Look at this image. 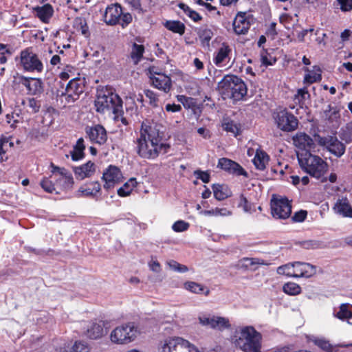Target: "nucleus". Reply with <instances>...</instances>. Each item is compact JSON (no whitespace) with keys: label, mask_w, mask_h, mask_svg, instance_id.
I'll use <instances>...</instances> for the list:
<instances>
[{"label":"nucleus","mask_w":352,"mask_h":352,"mask_svg":"<svg viewBox=\"0 0 352 352\" xmlns=\"http://www.w3.org/2000/svg\"><path fill=\"white\" fill-rule=\"evenodd\" d=\"M162 126L159 124L145 121L142 123L139 137L136 140L138 154L142 158L153 160L160 153H166L169 146L163 142Z\"/></svg>","instance_id":"f257e3e1"},{"label":"nucleus","mask_w":352,"mask_h":352,"mask_svg":"<svg viewBox=\"0 0 352 352\" xmlns=\"http://www.w3.org/2000/svg\"><path fill=\"white\" fill-rule=\"evenodd\" d=\"M261 339V334L250 325L237 327L231 336L234 346L244 352H259Z\"/></svg>","instance_id":"f03ea898"},{"label":"nucleus","mask_w":352,"mask_h":352,"mask_svg":"<svg viewBox=\"0 0 352 352\" xmlns=\"http://www.w3.org/2000/svg\"><path fill=\"white\" fill-rule=\"evenodd\" d=\"M297 157L300 166L304 171L316 179L327 182L324 176L328 171L329 165L325 160L309 151L298 152Z\"/></svg>","instance_id":"7ed1b4c3"},{"label":"nucleus","mask_w":352,"mask_h":352,"mask_svg":"<svg viewBox=\"0 0 352 352\" xmlns=\"http://www.w3.org/2000/svg\"><path fill=\"white\" fill-rule=\"evenodd\" d=\"M217 88L225 97L240 100L247 94L245 82L234 75H227L218 82Z\"/></svg>","instance_id":"20e7f679"},{"label":"nucleus","mask_w":352,"mask_h":352,"mask_svg":"<svg viewBox=\"0 0 352 352\" xmlns=\"http://www.w3.org/2000/svg\"><path fill=\"white\" fill-rule=\"evenodd\" d=\"M95 107L98 112L116 114L122 111V102L118 94L105 89L98 91Z\"/></svg>","instance_id":"39448f33"},{"label":"nucleus","mask_w":352,"mask_h":352,"mask_svg":"<svg viewBox=\"0 0 352 352\" xmlns=\"http://www.w3.org/2000/svg\"><path fill=\"white\" fill-rule=\"evenodd\" d=\"M157 352H198V348L179 336H170L160 340L157 346Z\"/></svg>","instance_id":"423d86ee"},{"label":"nucleus","mask_w":352,"mask_h":352,"mask_svg":"<svg viewBox=\"0 0 352 352\" xmlns=\"http://www.w3.org/2000/svg\"><path fill=\"white\" fill-rule=\"evenodd\" d=\"M139 331L132 322L122 324L113 329L109 335L110 340L116 344L124 345L134 341Z\"/></svg>","instance_id":"0eeeda50"},{"label":"nucleus","mask_w":352,"mask_h":352,"mask_svg":"<svg viewBox=\"0 0 352 352\" xmlns=\"http://www.w3.org/2000/svg\"><path fill=\"white\" fill-rule=\"evenodd\" d=\"M271 210L274 218L285 219L291 215L292 206L287 198L273 195L271 200Z\"/></svg>","instance_id":"6e6552de"},{"label":"nucleus","mask_w":352,"mask_h":352,"mask_svg":"<svg viewBox=\"0 0 352 352\" xmlns=\"http://www.w3.org/2000/svg\"><path fill=\"white\" fill-rule=\"evenodd\" d=\"M20 65L23 69L30 72H41L43 65L37 55L30 49H25L21 52Z\"/></svg>","instance_id":"1a4fd4ad"},{"label":"nucleus","mask_w":352,"mask_h":352,"mask_svg":"<svg viewBox=\"0 0 352 352\" xmlns=\"http://www.w3.org/2000/svg\"><path fill=\"white\" fill-rule=\"evenodd\" d=\"M52 174L56 181V186L63 190H69L73 188L74 179L72 173L65 168L52 164Z\"/></svg>","instance_id":"9d476101"},{"label":"nucleus","mask_w":352,"mask_h":352,"mask_svg":"<svg viewBox=\"0 0 352 352\" xmlns=\"http://www.w3.org/2000/svg\"><path fill=\"white\" fill-rule=\"evenodd\" d=\"M149 78L152 85L156 89L168 93L172 87L170 78L166 74L162 73L154 67L148 69Z\"/></svg>","instance_id":"9b49d317"},{"label":"nucleus","mask_w":352,"mask_h":352,"mask_svg":"<svg viewBox=\"0 0 352 352\" xmlns=\"http://www.w3.org/2000/svg\"><path fill=\"white\" fill-rule=\"evenodd\" d=\"M274 118L278 128L282 131H292L298 126V119L287 110L277 112L274 114Z\"/></svg>","instance_id":"f8f14e48"},{"label":"nucleus","mask_w":352,"mask_h":352,"mask_svg":"<svg viewBox=\"0 0 352 352\" xmlns=\"http://www.w3.org/2000/svg\"><path fill=\"white\" fill-rule=\"evenodd\" d=\"M83 89L82 80L79 78H73L69 82L65 91L60 94V99L62 101L65 100L67 103L74 102L83 92Z\"/></svg>","instance_id":"ddd939ff"},{"label":"nucleus","mask_w":352,"mask_h":352,"mask_svg":"<svg viewBox=\"0 0 352 352\" xmlns=\"http://www.w3.org/2000/svg\"><path fill=\"white\" fill-rule=\"evenodd\" d=\"M317 141L320 145L324 146L331 153L338 157H340L345 152V145L339 141L336 137L318 136Z\"/></svg>","instance_id":"4468645a"},{"label":"nucleus","mask_w":352,"mask_h":352,"mask_svg":"<svg viewBox=\"0 0 352 352\" xmlns=\"http://www.w3.org/2000/svg\"><path fill=\"white\" fill-rule=\"evenodd\" d=\"M122 173L120 168L113 165H109L102 173V179L104 182V188L109 190L122 182Z\"/></svg>","instance_id":"2eb2a0df"},{"label":"nucleus","mask_w":352,"mask_h":352,"mask_svg":"<svg viewBox=\"0 0 352 352\" xmlns=\"http://www.w3.org/2000/svg\"><path fill=\"white\" fill-rule=\"evenodd\" d=\"M251 20L250 16L245 12H239L232 23L235 34L238 35L247 34L250 28Z\"/></svg>","instance_id":"dca6fc26"},{"label":"nucleus","mask_w":352,"mask_h":352,"mask_svg":"<svg viewBox=\"0 0 352 352\" xmlns=\"http://www.w3.org/2000/svg\"><path fill=\"white\" fill-rule=\"evenodd\" d=\"M82 333L89 339L96 340L102 338L106 332L102 322H84Z\"/></svg>","instance_id":"f3484780"},{"label":"nucleus","mask_w":352,"mask_h":352,"mask_svg":"<svg viewBox=\"0 0 352 352\" xmlns=\"http://www.w3.org/2000/svg\"><path fill=\"white\" fill-rule=\"evenodd\" d=\"M309 340L327 352H338L340 347L352 349V343L332 345L325 338L314 336H309Z\"/></svg>","instance_id":"a211bd4d"},{"label":"nucleus","mask_w":352,"mask_h":352,"mask_svg":"<svg viewBox=\"0 0 352 352\" xmlns=\"http://www.w3.org/2000/svg\"><path fill=\"white\" fill-rule=\"evenodd\" d=\"M86 133L89 140L96 144H103L107 140V135L105 129L97 124L86 129Z\"/></svg>","instance_id":"6ab92c4d"},{"label":"nucleus","mask_w":352,"mask_h":352,"mask_svg":"<svg viewBox=\"0 0 352 352\" xmlns=\"http://www.w3.org/2000/svg\"><path fill=\"white\" fill-rule=\"evenodd\" d=\"M122 14V10L121 6L117 3L111 4L106 8L103 16L104 22L107 25H114L119 22Z\"/></svg>","instance_id":"aec40b11"},{"label":"nucleus","mask_w":352,"mask_h":352,"mask_svg":"<svg viewBox=\"0 0 352 352\" xmlns=\"http://www.w3.org/2000/svg\"><path fill=\"white\" fill-rule=\"evenodd\" d=\"M296 147L302 150V152L309 151L314 149V142L310 136L304 133H298L293 138Z\"/></svg>","instance_id":"412c9836"},{"label":"nucleus","mask_w":352,"mask_h":352,"mask_svg":"<svg viewBox=\"0 0 352 352\" xmlns=\"http://www.w3.org/2000/svg\"><path fill=\"white\" fill-rule=\"evenodd\" d=\"M294 269L295 278H309L316 273V267L307 263L294 262Z\"/></svg>","instance_id":"4be33fe9"},{"label":"nucleus","mask_w":352,"mask_h":352,"mask_svg":"<svg viewBox=\"0 0 352 352\" xmlns=\"http://www.w3.org/2000/svg\"><path fill=\"white\" fill-rule=\"evenodd\" d=\"M230 52L231 49L230 47L228 45L223 43L214 55V63L218 67L227 65L230 60Z\"/></svg>","instance_id":"5701e85b"},{"label":"nucleus","mask_w":352,"mask_h":352,"mask_svg":"<svg viewBox=\"0 0 352 352\" xmlns=\"http://www.w3.org/2000/svg\"><path fill=\"white\" fill-rule=\"evenodd\" d=\"M218 167L229 172L230 173L237 175H245L246 173L243 168L236 162L228 158H221L219 160Z\"/></svg>","instance_id":"b1692460"},{"label":"nucleus","mask_w":352,"mask_h":352,"mask_svg":"<svg viewBox=\"0 0 352 352\" xmlns=\"http://www.w3.org/2000/svg\"><path fill=\"white\" fill-rule=\"evenodd\" d=\"M96 170V166L94 163L91 161H89L85 164H82L80 166H76L74 168V172L77 179H84L86 177H89Z\"/></svg>","instance_id":"393cba45"},{"label":"nucleus","mask_w":352,"mask_h":352,"mask_svg":"<svg viewBox=\"0 0 352 352\" xmlns=\"http://www.w3.org/2000/svg\"><path fill=\"white\" fill-rule=\"evenodd\" d=\"M36 16L45 23H47L54 14V8L50 3L33 8Z\"/></svg>","instance_id":"a878e982"},{"label":"nucleus","mask_w":352,"mask_h":352,"mask_svg":"<svg viewBox=\"0 0 352 352\" xmlns=\"http://www.w3.org/2000/svg\"><path fill=\"white\" fill-rule=\"evenodd\" d=\"M333 210L336 214L343 217L352 218V207L346 198L339 199L335 204Z\"/></svg>","instance_id":"bb28decb"},{"label":"nucleus","mask_w":352,"mask_h":352,"mask_svg":"<svg viewBox=\"0 0 352 352\" xmlns=\"http://www.w3.org/2000/svg\"><path fill=\"white\" fill-rule=\"evenodd\" d=\"M268 263L258 258H243L239 261L238 266L241 268L256 270L259 265H267Z\"/></svg>","instance_id":"cd10ccee"},{"label":"nucleus","mask_w":352,"mask_h":352,"mask_svg":"<svg viewBox=\"0 0 352 352\" xmlns=\"http://www.w3.org/2000/svg\"><path fill=\"white\" fill-rule=\"evenodd\" d=\"M270 161L269 155L263 150L257 149L252 160L253 164L255 167L260 170L265 169L266 166L268 164Z\"/></svg>","instance_id":"c85d7f7f"},{"label":"nucleus","mask_w":352,"mask_h":352,"mask_svg":"<svg viewBox=\"0 0 352 352\" xmlns=\"http://www.w3.org/2000/svg\"><path fill=\"white\" fill-rule=\"evenodd\" d=\"M100 184L98 182H92L81 186L78 190L79 196L94 197L99 193Z\"/></svg>","instance_id":"c756f323"},{"label":"nucleus","mask_w":352,"mask_h":352,"mask_svg":"<svg viewBox=\"0 0 352 352\" xmlns=\"http://www.w3.org/2000/svg\"><path fill=\"white\" fill-rule=\"evenodd\" d=\"M334 317L340 320H349L352 318V305L349 303L341 304L337 311L333 313Z\"/></svg>","instance_id":"7c9ffc66"},{"label":"nucleus","mask_w":352,"mask_h":352,"mask_svg":"<svg viewBox=\"0 0 352 352\" xmlns=\"http://www.w3.org/2000/svg\"><path fill=\"white\" fill-rule=\"evenodd\" d=\"M212 190L214 197L219 201L224 200L232 196V191L226 185L214 184Z\"/></svg>","instance_id":"2f4dec72"},{"label":"nucleus","mask_w":352,"mask_h":352,"mask_svg":"<svg viewBox=\"0 0 352 352\" xmlns=\"http://www.w3.org/2000/svg\"><path fill=\"white\" fill-rule=\"evenodd\" d=\"M23 84L30 94L35 95L43 89L42 82L38 78H25Z\"/></svg>","instance_id":"473e14b6"},{"label":"nucleus","mask_w":352,"mask_h":352,"mask_svg":"<svg viewBox=\"0 0 352 352\" xmlns=\"http://www.w3.org/2000/svg\"><path fill=\"white\" fill-rule=\"evenodd\" d=\"M85 146L84 144L83 138H79L77 140L76 145L74 146L73 150L70 151L72 160L74 162L82 160L85 156Z\"/></svg>","instance_id":"72a5a7b5"},{"label":"nucleus","mask_w":352,"mask_h":352,"mask_svg":"<svg viewBox=\"0 0 352 352\" xmlns=\"http://www.w3.org/2000/svg\"><path fill=\"white\" fill-rule=\"evenodd\" d=\"M323 118L330 123L337 122L340 118V111L338 107L329 104L323 111Z\"/></svg>","instance_id":"f704fd0d"},{"label":"nucleus","mask_w":352,"mask_h":352,"mask_svg":"<svg viewBox=\"0 0 352 352\" xmlns=\"http://www.w3.org/2000/svg\"><path fill=\"white\" fill-rule=\"evenodd\" d=\"M305 71L307 72L304 78L305 83L312 84L321 80L320 69L318 67H314L313 70L306 68Z\"/></svg>","instance_id":"c9c22d12"},{"label":"nucleus","mask_w":352,"mask_h":352,"mask_svg":"<svg viewBox=\"0 0 352 352\" xmlns=\"http://www.w3.org/2000/svg\"><path fill=\"white\" fill-rule=\"evenodd\" d=\"M137 184L138 182L135 178L129 179L122 186L118 189V195L120 197L129 196Z\"/></svg>","instance_id":"e433bc0d"},{"label":"nucleus","mask_w":352,"mask_h":352,"mask_svg":"<svg viewBox=\"0 0 352 352\" xmlns=\"http://www.w3.org/2000/svg\"><path fill=\"white\" fill-rule=\"evenodd\" d=\"M184 287L186 290L194 293V294H201L204 293L205 295H208L209 290L205 288L203 285L193 282V281H187L184 284Z\"/></svg>","instance_id":"4c0bfd02"},{"label":"nucleus","mask_w":352,"mask_h":352,"mask_svg":"<svg viewBox=\"0 0 352 352\" xmlns=\"http://www.w3.org/2000/svg\"><path fill=\"white\" fill-rule=\"evenodd\" d=\"M199 214L204 216L227 217L231 215L232 212L226 208H216L211 210H201Z\"/></svg>","instance_id":"58836bf2"},{"label":"nucleus","mask_w":352,"mask_h":352,"mask_svg":"<svg viewBox=\"0 0 352 352\" xmlns=\"http://www.w3.org/2000/svg\"><path fill=\"white\" fill-rule=\"evenodd\" d=\"M199 36L204 46H208L213 36L212 31L206 26L201 27L199 30Z\"/></svg>","instance_id":"ea45409f"},{"label":"nucleus","mask_w":352,"mask_h":352,"mask_svg":"<svg viewBox=\"0 0 352 352\" xmlns=\"http://www.w3.org/2000/svg\"><path fill=\"white\" fill-rule=\"evenodd\" d=\"M230 327L229 319L225 317L215 316L212 329L222 331Z\"/></svg>","instance_id":"a19ab883"},{"label":"nucleus","mask_w":352,"mask_h":352,"mask_svg":"<svg viewBox=\"0 0 352 352\" xmlns=\"http://www.w3.org/2000/svg\"><path fill=\"white\" fill-rule=\"evenodd\" d=\"M164 26L170 31L183 34L185 30L184 25L178 21H168L164 23Z\"/></svg>","instance_id":"79ce46f5"},{"label":"nucleus","mask_w":352,"mask_h":352,"mask_svg":"<svg viewBox=\"0 0 352 352\" xmlns=\"http://www.w3.org/2000/svg\"><path fill=\"white\" fill-rule=\"evenodd\" d=\"M309 98V94L306 88L299 89L294 95V100L295 103L303 105L306 100Z\"/></svg>","instance_id":"37998d69"},{"label":"nucleus","mask_w":352,"mask_h":352,"mask_svg":"<svg viewBox=\"0 0 352 352\" xmlns=\"http://www.w3.org/2000/svg\"><path fill=\"white\" fill-rule=\"evenodd\" d=\"M144 52V47L142 45H138L134 43L132 47L131 56L133 60L134 63L137 64L142 57L143 53Z\"/></svg>","instance_id":"c03bdc74"},{"label":"nucleus","mask_w":352,"mask_h":352,"mask_svg":"<svg viewBox=\"0 0 352 352\" xmlns=\"http://www.w3.org/2000/svg\"><path fill=\"white\" fill-rule=\"evenodd\" d=\"M283 289L285 294L293 296L299 294L301 292L300 287L292 282L285 283L283 287Z\"/></svg>","instance_id":"a18cd8bd"},{"label":"nucleus","mask_w":352,"mask_h":352,"mask_svg":"<svg viewBox=\"0 0 352 352\" xmlns=\"http://www.w3.org/2000/svg\"><path fill=\"white\" fill-rule=\"evenodd\" d=\"M72 352H90L91 347L89 344L81 340L74 342L72 346Z\"/></svg>","instance_id":"49530a36"},{"label":"nucleus","mask_w":352,"mask_h":352,"mask_svg":"<svg viewBox=\"0 0 352 352\" xmlns=\"http://www.w3.org/2000/svg\"><path fill=\"white\" fill-rule=\"evenodd\" d=\"M277 273L280 275H285L294 277V263L281 265L277 268Z\"/></svg>","instance_id":"de8ad7c7"},{"label":"nucleus","mask_w":352,"mask_h":352,"mask_svg":"<svg viewBox=\"0 0 352 352\" xmlns=\"http://www.w3.org/2000/svg\"><path fill=\"white\" fill-rule=\"evenodd\" d=\"M297 16V14H294V17L287 13L282 14L279 18L280 23L283 24L286 28H289V25H294L298 22V20L295 19Z\"/></svg>","instance_id":"09e8293b"},{"label":"nucleus","mask_w":352,"mask_h":352,"mask_svg":"<svg viewBox=\"0 0 352 352\" xmlns=\"http://www.w3.org/2000/svg\"><path fill=\"white\" fill-rule=\"evenodd\" d=\"M166 265L173 271L184 273L188 271V267L184 265H182L174 260H169L166 262Z\"/></svg>","instance_id":"8fccbe9b"},{"label":"nucleus","mask_w":352,"mask_h":352,"mask_svg":"<svg viewBox=\"0 0 352 352\" xmlns=\"http://www.w3.org/2000/svg\"><path fill=\"white\" fill-rule=\"evenodd\" d=\"M222 126L225 131L231 133L234 136H236L239 132V126L233 121L225 122Z\"/></svg>","instance_id":"3c124183"},{"label":"nucleus","mask_w":352,"mask_h":352,"mask_svg":"<svg viewBox=\"0 0 352 352\" xmlns=\"http://www.w3.org/2000/svg\"><path fill=\"white\" fill-rule=\"evenodd\" d=\"M180 8L184 11L186 15H188L194 21L197 22L201 19V16L199 15V14L192 10L188 6L185 4H181Z\"/></svg>","instance_id":"603ef678"},{"label":"nucleus","mask_w":352,"mask_h":352,"mask_svg":"<svg viewBox=\"0 0 352 352\" xmlns=\"http://www.w3.org/2000/svg\"><path fill=\"white\" fill-rule=\"evenodd\" d=\"M12 52L6 45L0 43V63L5 64L7 62L8 57L10 56Z\"/></svg>","instance_id":"864d4df0"},{"label":"nucleus","mask_w":352,"mask_h":352,"mask_svg":"<svg viewBox=\"0 0 352 352\" xmlns=\"http://www.w3.org/2000/svg\"><path fill=\"white\" fill-rule=\"evenodd\" d=\"M42 188L47 192L52 193L56 191V184H53L49 178H43L41 182Z\"/></svg>","instance_id":"5fc2aeb1"},{"label":"nucleus","mask_w":352,"mask_h":352,"mask_svg":"<svg viewBox=\"0 0 352 352\" xmlns=\"http://www.w3.org/2000/svg\"><path fill=\"white\" fill-rule=\"evenodd\" d=\"M214 316H211L210 314H201L199 315L198 319L199 323L203 326L208 327L212 328L213 324Z\"/></svg>","instance_id":"6e6d98bb"},{"label":"nucleus","mask_w":352,"mask_h":352,"mask_svg":"<svg viewBox=\"0 0 352 352\" xmlns=\"http://www.w3.org/2000/svg\"><path fill=\"white\" fill-rule=\"evenodd\" d=\"M190 227V224L182 220L175 222L172 226V229L176 232H181L187 230Z\"/></svg>","instance_id":"4d7b16f0"},{"label":"nucleus","mask_w":352,"mask_h":352,"mask_svg":"<svg viewBox=\"0 0 352 352\" xmlns=\"http://www.w3.org/2000/svg\"><path fill=\"white\" fill-rule=\"evenodd\" d=\"M239 207L242 208L244 212H252V204L248 201V199L241 194L239 197Z\"/></svg>","instance_id":"13d9d810"},{"label":"nucleus","mask_w":352,"mask_h":352,"mask_svg":"<svg viewBox=\"0 0 352 352\" xmlns=\"http://www.w3.org/2000/svg\"><path fill=\"white\" fill-rule=\"evenodd\" d=\"M14 146V144L12 142L10 141V138H2L0 139V155L3 153H5L7 150L8 147H12Z\"/></svg>","instance_id":"bf43d9fd"},{"label":"nucleus","mask_w":352,"mask_h":352,"mask_svg":"<svg viewBox=\"0 0 352 352\" xmlns=\"http://www.w3.org/2000/svg\"><path fill=\"white\" fill-rule=\"evenodd\" d=\"M52 352H72L71 344L68 342H61L55 346Z\"/></svg>","instance_id":"052dcab7"},{"label":"nucleus","mask_w":352,"mask_h":352,"mask_svg":"<svg viewBox=\"0 0 352 352\" xmlns=\"http://www.w3.org/2000/svg\"><path fill=\"white\" fill-rule=\"evenodd\" d=\"M144 94L146 97L149 99L150 104L153 106H157L158 100L157 94L154 91L148 89L145 90Z\"/></svg>","instance_id":"680f3d73"},{"label":"nucleus","mask_w":352,"mask_h":352,"mask_svg":"<svg viewBox=\"0 0 352 352\" xmlns=\"http://www.w3.org/2000/svg\"><path fill=\"white\" fill-rule=\"evenodd\" d=\"M27 107L30 109L32 113H36L39 110L40 104L34 98H30L28 100Z\"/></svg>","instance_id":"e2e57ef3"},{"label":"nucleus","mask_w":352,"mask_h":352,"mask_svg":"<svg viewBox=\"0 0 352 352\" xmlns=\"http://www.w3.org/2000/svg\"><path fill=\"white\" fill-rule=\"evenodd\" d=\"M119 21H120V25H122V27L124 28L132 21V16L129 12H122Z\"/></svg>","instance_id":"0e129e2a"},{"label":"nucleus","mask_w":352,"mask_h":352,"mask_svg":"<svg viewBox=\"0 0 352 352\" xmlns=\"http://www.w3.org/2000/svg\"><path fill=\"white\" fill-rule=\"evenodd\" d=\"M307 214V211L302 210L294 213L292 219L295 222H302L306 219Z\"/></svg>","instance_id":"69168bd1"},{"label":"nucleus","mask_w":352,"mask_h":352,"mask_svg":"<svg viewBox=\"0 0 352 352\" xmlns=\"http://www.w3.org/2000/svg\"><path fill=\"white\" fill-rule=\"evenodd\" d=\"M340 8L343 11H349L352 10V0H338Z\"/></svg>","instance_id":"338daca9"},{"label":"nucleus","mask_w":352,"mask_h":352,"mask_svg":"<svg viewBox=\"0 0 352 352\" xmlns=\"http://www.w3.org/2000/svg\"><path fill=\"white\" fill-rule=\"evenodd\" d=\"M195 175L198 179H200L204 183H208L210 181V175L201 170H197L195 172Z\"/></svg>","instance_id":"774afa93"}]
</instances>
